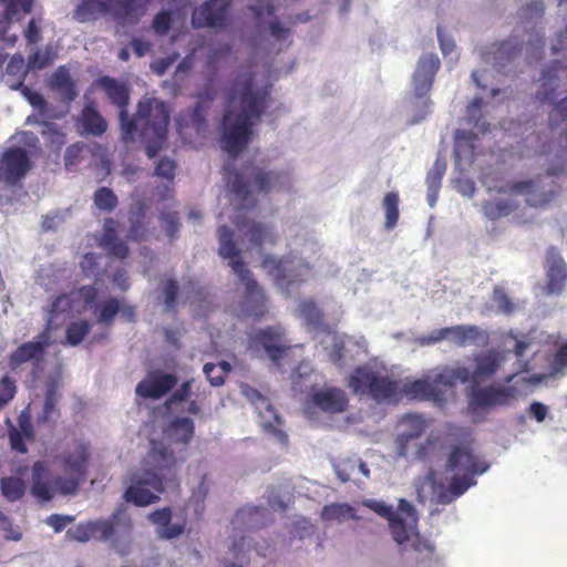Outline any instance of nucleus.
I'll list each match as a JSON object with an SVG mask.
<instances>
[{
  "label": "nucleus",
  "mask_w": 567,
  "mask_h": 567,
  "mask_svg": "<svg viewBox=\"0 0 567 567\" xmlns=\"http://www.w3.org/2000/svg\"><path fill=\"white\" fill-rule=\"evenodd\" d=\"M269 78L255 66L240 69L226 95V113L221 125L220 146L237 155L249 143L252 126L267 106Z\"/></svg>",
  "instance_id": "f257e3e1"
},
{
  "label": "nucleus",
  "mask_w": 567,
  "mask_h": 567,
  "mask_svg": "<svg viewBox=\"0 0 567 567\" xmlns=\"http://www.w3.org/2000/svg\"><path fill=\"white\" fill-rule=\"evenodd\" d=\"M230 212L221 213L220 220L235 217V224L240 231L248 237V240L257 247L274 245L277 240V233L272 227L256 223L248 215L255 199V189L262 192L286 190L292 184L291 172L288 167L261 169L251 168L244 175L236 174L229 182Z\"/></svg>",
  "instance_id": "f03ea898"
},
{
  "label": "nucleus",
  "mask_w": 567,
  "mask_h": 567,
  "mask_svg": "<svg viewBox=\"0 0 567 567\" xmlns=\"http://www.w3.org/2000/svg\"><path fill=\"white\" fill-rule=\"evenodd\" d=\"M194 435V422L177 417L164 430L163 440H151L144 457V506L154 503L166 486L175 481V468L185 460L184 452Z\"/></svg>",
  "instance_id": "7ed1b4c3"
},
{
  "label": "nucleus",
  "mask_w": 567,
  "mask_h": 567,
  "mask_svg": "<svg viewBox=\"0 0 567 567\" xmlns=\"http://www.w3.org/2000/svg\"><path fill=\"white\" fill-rule=\"evenodd\" d=\"M488 465L481 461L467 443H462L450 452L443 472L432 471L416 483V494L421 503L447 504L475 485V476L485 473Z\"/></svg>",
  "instance_id": "20e7f679"
},
{
  "label": "nucleus",
  "mask_w": 567,
  "mask_h": 567,
  "mask_svg": "<svg viewBox=\"0 0 567 567\" xmlns=\"http://www.w3.org/2000/svg\"><path fill=\"white\" fill-rule=\"evenodd\" d=\"M567 372V342L555 353L549 364L548 373L533 374L529 377L512 374L506 383H495L484 389H475L472 395L473 406L506 405L518 398L526 396L550 378H561Z\"/></svg>",
  "instance_id": "39448f33"
},
{
  "label": "nucleus",
  "mask_w": 567,
  "mask_h": 567,
  "mask_svg": "<svg viewBox=\"0 0 567 567\" xmlns=\"http://www.w3.org/2000/svg\"><path fill=\"white\" fill-rule=\"evenodd\" d=\"M124 484L126 485L123 494L125 503L120 504L110 518L93 522V528L99 532V540L109 543L121 555L128 554L132 540L133 525L128 504L142 506V474L140 472L128 474Z\"/></svg>",
  "instance_id": "423d86ee"
},
{
  "label": "nucleus",
  "mask_w": 567,
  "mask_h": 567,
  "mask_svg": "<svg viewBox=\"0 0 567 567\" xmlns=\"http://www.w3.org/2000/svg\"><path fill=\"white\" fill-rule=\"evenodd\" d=\"M361 505L386 519L390 535L402 551L421 553L431 549L430 544L420 537L419 515L406 499L400 498L396 507L375 498L363 499Z\"/></svg>",
  "instance_id": "0eeeda50"
},
{
  "label": "nucleus",
  "mask_w": 567,
  "mask_h": 567,
  "mask_svg": "<svg viewBox=\"0 0 567 567\" xmlns=\"http://www.w3.org/2000/svg\"><path fill=\"white\" fill-rule=\"evenodd\" d=\"M318 251V244L312 240L295 243L291 252L285 259L266 257L262 261L264 270L271 276L277 288L290 295L301 284L310 280L313 275L311 258Z\"/></svg>",
  "instance_id": "6e6552de"
},
{
  "label": "nucleus",
  "mask_w": 567,
  "mask_h": 567,
  "mask_svg": "<svg viewBox=\"0 0 567 567\" xmlns=\"http://www.w3.org/2000/svg\"><path fill=\"white\" fill-rule=\"evenodd\" d=\"M168 123V109L163 102L151 100L144 105V148L147 156L154 159L155 176L171 183L176 174V162L169 156L159 155L167 146Z\"/></svg>",
  "instance_id": "1a4fd4ad"
},
{
  "label": "nucleus",
  "mask_w": 567,
  "mask_h": 567,
  "mask_svg": "<svg viewBox=\"0 0 567 567\" xmlns=\"http://www.w3.org/2000/svg\"><path fill=\"white\" fill-rule=\"evenodd\" d=\"M218 241L219 256L228 260V266L238 278L239 289H243L244 300L240 315L255 318L261 317L267 312V300L264 291L241 261L240 251L233 240V231L225 225L218 229Z\"/></svg>",
  "instance_id": "9d476101"
},
{
  "label": "nucleus",
  "mask_w": 567,
  "mask_h": 567,
  "mask_svg": "<svg viewBox=\"0 0 567 567\" xmlns=\"http://www.w3.org/2000/svg\"><path fill=\"white\" fill-rule=\"evenodd\" d=\"M297 312L306 327L315 331V338L331 360L340 361L348 354L353 357L367 351L368 343L363 337L354 339L326 327L321 321V312L312 300L301 301Z\"/></svg>",
  "instance_id": "9b49d317"
},
{
  "label": "nucleus",
  "mask_w": 567,
  "mask_h": 567,
  "mask_svg": "<svg viewBox=\"0 0 567 567\" xmlns=\"http://www.w3.org/2000/svg\"><path fill=\"white\" fill-rule=\"evenodd\" d=\"M347 386L358 395L375 401H398L400 383L386 365L377 359L355 368L346 379Z\"/></svg>",
  "instance_id": "f8f14e48"
},
{
  "label": "nucleus",
  "mask_w": 567,
  "mask_h": 567,
  "mask_svg": "<svg viewBox=\"0 0 567 567\" xmlns=\"http://www.w3.org/2000/svg\"><path fill=\"white\" fill-rule=\"evenodd\" d=\"M546 185L542 182L516 183L502 188L498 196L486 203L483 207L484 214L489 219H496L508 215L514 208V200L508 197L522 195L530 206H543L550 200V192L545 190Z\"/></svg>",
  "instance_id": "ddd939ff"
},
{
  "label": "nucleus",
  "mask_w": 567,
  "mask_h": 567,
  "mask_svg": "<svg viewBox=\"0 0 567 567\" xmlns=\"http://www.w3.org/2000/svg\"><path fill=\"white\" fill-rule=\"evenodd\" d=\"M140 0H82L73 12L78 22H90L103 13H111L122 24L136 23L140 19Z\"/></svg>",
  "instance_id": "4468645a"
},
{
  "label": "nucleus",
  "mask_w": 567,
  "mask_h": 567,
  "mask_svg": "<svg viewBox=\"0 0 567 567\" xmlns=\"http://www.w3.org/2000/svg\"><path fill=\"white\" fill-rule=\"evenodd\" d=\"M482 99H475L466 110L468 122L473 123L477 133L458 130L455 134L454 158L455 167L460 174H463L473 164L478 154V133L486 131L485 122H481L478 114L481 112Z\"/></svg>",
  "instance_id": "2eb2a0df"
},
{
  "label": "nucleus",
  "mask_w": 567,
  "mask_h": 567,
  "mask_svg": "<svg viewBox=\"0 0 567 567\" xmlns=\"http://www.w3.org/2000/svg\"><path fill=\"white\" fill-rule=\"evenodd\" d=\"M90 461V447L79 442L63 456V470L66 476H58L52 481L56 492L62 495H75L80 484L86 478Z\"/></svg>",
  "instance_id": "dca6fc26"
},
{
  "label": "nucleus",
  "mask_w": 567,
  "mask_h": 567,
  "mask_svg": "<svg viewBox=\"0 0 567 567\" xmlns=\"http://www.w3.org/2000/svg\"><path fill=\"white\" fill-rule=\"evenodd\" d=\"M430 421L420 414H406L396 424L395 453L400 457H422L427 451L420 442Z\"/></svg>",
  "instance_id": "f3484780"
},
{
  "label": "nucleus",
  "mask_w": 567,
  "mask_h": 567,
  "mask_svg": "<svg viewBox=\"0 0 567 567\" xmlns=\"http://www.w3.org/2000/svg\"><path fill=\"white\" fill-rule=\"evenodd\" d=\"M483 66L472 72V79L478 87L486 90L492 84L489 79L495 72H501L505 61L513 58L511 43H493L478 51Z\"/></svg>",
  "instance_id": "a211bd4d"
},
{
  "label": "nucleus",
  "mask_w": 567,
  "mask_h": 567,
  "mask_svg": "<svg viewBox=\"0 0 567 567\" xmlns=\"http://www.w3.org/2000/svg\"><path fill=\"white\" fill-rule=\"evenodd\" d=\"M440 68V60L434 53L422 55L417 62L416 70L412 79V90L421 111L414 117L413 122L417 123L423 120L430 111L429 100L425 97L431 90L433 78Z\"/></svg>",
  "instance_id": "6ab92c4d"
},
{
  "label": "nucleus",
  "mask_w": 567,
  "mask_h": 567,
  "mask_svg": "<svg viewBox=\"0 0 567 567\" xmlns=\"http://www.w3.org/2000/svg\"><path fill=\"white\" fill-rule=\"evenodd\" d=\"M240 392L254 405L258 413L259 423L262 430L271 435L277 442L285 444L287 435L282 431V421L268 399L249 385H241Z\"/></svg>",
  "instance_id": "aec40b11"
},
{
  "label": "nucleus",
  "mask_w": 567,
  "mask_h": 567,
  "mask_svg": "<svg viewBox=\"0 0 567 567\" xmlns=\"http://www.w3.org/2000/svg\"><path fill=\"white\" fill-rule=\"evenodd\" d=\"M507 354L498 351H483L475 357V368L471 371V381L474 383L468 399V406L474 413L485 412L493 406H473L472 395L475 389H484L480 383L491 379L504 364Z\"/></svg>",
  "instance_id": "412c9836"
},
{
  "label": "nucleus",
  "mask_w": 567,
  "mask_h": 567,
  "mask_svg": "<svg viewBox=\"0 0 567 567\" xmlns=\"http://www.w3.org/2000/svg\"><path fill=\"white\" fill-rule=\"evenodd\" d=\"M249 349L255 353L261 350L272 362L286 357L289 347L285 340V332L280 326L268 327L249 338Z\"/></svg>",
  "instance_id": "4be33fe9"
},
{
  "label": "nucleus",
  "mask_w": 567,
  "mask_h": 567,
  "mask_svg": "<svg viewBox=\"0 0 567 567\" xmlns=\"http://www.w3.org/2000/svg\"><path fill=\"white\" fill-rule=\"evenodd\" d=\"M348 399L346 393L338 388H324L315 391L309 395L305 403V413L310 419L317 417V410L324 413L334 414L343 412L347 408Z\"/></svg>",
  "instance_id": "5701e85b"
},
{
  "label": "nucleus",
  "mask_w": 567,
  "mask_h": 567,
  "mask_svg": "<svg viewBox=\"0 0 567 567\" xmlns=\"http://www.w3.org/2000/svg\"><path fill=\"white\" fill-rule=\"evenodd\" d=\"M30 169L27 152L20 147L7 150L0 157V182L16 185Z\"/></svg>",
  "instance_id": "b1692460"
},
{
  "label": "nucleus",
  "mask_w": 567,
  "mask_h": 567,
  "mask_svg": "<svg viewBox=\"0 0 567 567\" xmlns=\"http://www.w3.org/2000/svg\"><path fill=\"white\" fill-rule=\"evenodd\" d=\"M251 9L261 23H268L269 37L272 47L270 51H281L288 44L290 37L289 29L284 27L279 21H266V17H270L274 11V8L268 3V1H262L259 6L252 7Z\"/></svg>",
  "instance_id": "393cba45"
},
{
  "label": "nucleus",
  "mask_w": 567,
  "mask_h": 567,
  "mask_svg": "<svg viewBox=\"0 0 567 567\" xmlns=\"http://www.w3.org/2000/svg\"><path fill=\"white\" fill-rule=\"evenodd\" d=\"M230 2L231 0H209L194 11L193 24L196 27H223L226 20V9Z\"/></svg>",
  "instance_id": "a878e982"
},
{
  "label": "nucleus",
  "mask_w": 567,
  "mask_h": 567,
  "mask_svg": "<svg viewBox=\"0 0 567 567\" xmlns=\"http://www.w3.org/2000/svg\"><path fill=\"white\" fill-rule=\"evenodd\" d=\"M150 520L156 528V533L161 538H176L184 532L185 518L174 516L169 508L155 511L148 516Z\"/></svg>",
  "instance_id": "bb28decb"
},
{
  "label": "nucleus",
  "mask_w": 567,
  "mask_h": 567,
  "mask_svg": "<svg viewBox=\"0 0 567 567\" xmlns=\"http://www.w3.org/2000/svg\"><path fill=\"white\" fill-rule=\"evenodd\" d=\"M434 385L444 395L443 389L452 393L456 383H465L471 380V370L464 365H445L431 371ZM445 400L446 398L443 396Z\"/></svg>",
  "instance_id": "cd10ccee"
},
{
  "label": "nucleus",
  "mask_w": 567,
  "mask_h": 567,
  "mask_svg": "<svg viewBox=\"0 0 567 567\" xmlns=\"http://www.w3.org/2000/svg\"><path fill=\"white\" fill-rule=\"evenodd\" d=\"M401 390H403L405 395L410 399L432 400L439 404L445 401L442 393L436 389V385H434L431 372L423 379L403 385L400 384L398 400L401 399Z\"/></svg>",
  "instance_id": "c85d7f7f"
},
{
  "label": "nucleus",
  "mask_w": 567,
  "mask_h": 567,
  "mask_svg": "<svg viewBox=\"0 0 567 567\" xmlns=\"http://www.w3.org/2000/svg\"><path fill=\"white\" fill-rule=\"evenodd\" d=\"M546 276L547 293L559 295L567 284V267L561 257L553 251L547 257Z\"/></svg>",
  "instance_id": "c756f323"
},
{
  "label": "nucleus",
  "mask_w": 567,
  "mask_h": 567,
  "mask_svg": "<svg viewBox=\"0 0 567 567\" xmlns=\"http://www.w3.org/2000/svg\"><path fill=\"white\" fill-rule=\"evenodd\" d=\"M444 329V339L455 347H468L486 341L485 333L475 326L460 324Z\"/></svg>",
  "instance_id": "7c9ffc66"
},
{
  "label": "nucleus",
  "mask_w": 567,
  "mask_h": 567,
  "mask_svg": "<svg viewBox=\"0 0 567 567\" xmlns=\"http://www.w3.org/2000/svg\"><path fill=\"white\" fill-rule=\"evenodd\" d=\"M49 343L50 337L47 332H43L38 336L35 341L21 344L11 355L12 364L19 365L31 360H41Z\"/></svg>",
  "instance_id": "2f4dec72"
},
{
  "label": "nucleus",
  "mask_w": 567,
  "mask_h": 567,
  "mask_svg": "<svg viewBox=\"0 0 567 567\" xmlns=\"http://www.w3.org/2000/svg\"><path fill=\"white\" fill-rule=\"evenodd\" d=\"M136 107L137 112L133 116L128 115L126 109H122L118 112L121 141L126 146V148H131L136 143L137 137L141 135L137 126V120L138 115L142 113V100H138Z\"/></svg>",
  "instance_id": "473e14b6"
},
{
  "label": "nucleus",
  "mask_w": 567,
  "mask_h": 567,
  "mask_svg": "<svg viewBox=\"0 0 567 567\" xmlns=\"http://www.w3.org/2000/svg\"><path fill=\"white\" fill-rule=\"evenodd\" d=\"M321 517L331 523H344L347 520H360L359 509L348 503H331L322 508Z\"/></svg>",
  "instance_id": "72a5a7b5"
},
{
  "label": "nucleus",
  "mask_w": 567,
  "mask_h": 567,
  "mask_svg": "<svg viewBox=\"0 0 567 567\" xmlns=\"http://www.w3.org/2000/svg\"><path fill=\"white\" fill-rule=\"evenodd\" d=\"M176 384V378L172 374L155 372L144 381V398H161Z\"/></svg>",
  "instance_id": "f704fd0d"
},
{
  "label": "nucleus",
  "mask_w": 567,
  "mask_h": 567,
  "mask_svg": "<svg viewBox=\"0 0 567 567\" xmlns=\"http://www.w3.org/2000/svg\"><path fill=\"white\" fill-rule=\"evenodd\" d=\"M504 347L507 350L514 349L519 369L526 371L530 369L528 362L524 361V358L529 352L537 353V349H535L532 337H524V339H518L513 333H509L504 339Z\"/></svg>",
  "instance_id": "c9c22d12"
},
{
  "label": "nucleus",
  "mask_w": 567,
  "mask_h": 567,
  "mask_svg": "<svg viewBox=\"0 0 567 567\" xmlns=\"http://www.w3.org/2000/svg\"><path fill=\"white\" fill-rule=\"evenodd\" d=\"M31 493L43 502L51 501L53 497L52 489L47 482V468L40 462L34 463L32 467Z\"/></svg>",
  "instance_id": "e433bc0d"
},
{
  "label": "nucleus",
  "mask_w": 567,
  "mask_h": 567,
  "mask_svg": "<svg viewBox=\"0 0 567 567\" xmlns=\"http://www.w3.org/2000/svg\"><path fill=\"white\" fill-rule=\"evenodd\" d=\"M51 85L53 89L59 91L61 97L66 102H71L78 96L70 72L64 66H60L53 73L51 78Z\"/></svg>",
  "instance_id": "4c0bfd02"
},
{
  "label": "nucleus",
  "mask_w": 567,
  "mask_h": 567,
  "mask_svg": "<svg viewBox=\"0 0 567 567\" xmlns=\"http://www.w3.org/2000/svg\"><path fill=\"white\" fill-rule=\"evenodd\" d=\"M99 84L103 87L110 100L117 105L118 112L125 109L128 100V91L125 85L109 76L101 78Z\"/></svg>",
  "instance_id": "58836bf2"
},
{
  "label": "nucleus",
  "mask_w": 567,
  "mask_h": 567,
  "mask_svg": "<svg viewBox=\"0 0 567 567\" xmlns=\"http://www.w3.org/2000/svg\"><path fill=\"white\" fill-rule=\"evenodd\" d=\"M83 125L86 132L93 135L103 134L107 124L106 121L99 114V112L92 106L86 105L82 112Z\"/></svg>",
  "instance_id": "ea45409f"
},
{
  "label": "nucleus",
  "mask_w": 567,
  "mask_h": 567,
  "mask_svg": "<svg viewBox=\"0 0 567 567\" xmlns=\"http://www.w3.org/2000/svg\"><path fill=\"white\" fill-rule=\"evenodd\" d=\"M2 495L9 502L19 501L25 493V484L19 477H3L0 481Z\"/></svg>",
  "instance_id": "a19ab883"
},
{
  "label": "nucleus",
  "mask_w": 567,
  "mask_h": 567,
  "mask_svg": "<svg viewBox=\"0 0 567 567\" xmlns=\"http://www.w3.org/2000/svg\"><path fill=\"white\" fill-rule=\"evenodd\" d=\"M93 202L99 210L111 213L116 208L118 200L111 188L103 186L95 190Z\"/></svg>",
  "instance_id": "79ce46f5"
},
{
  "label": "nucleus",
  "mask_w": 567,
  "mask_h": 567,
  "mask_svg": "<svg viewBox=\"0 0 567 567\" xmlns=\"http://www.w3.org/2000/svg\"><path fill=\"white\" fill-rule=\"evenodd\" d=\"M120 310L121 300L116 298H110L97 307L95 312L96 322L103 326H110Z\"/></svg>",
  "instance_id": "37998d69"
},
{
  "label": "nucleus",
  "mask_w": 567,
  "mask_h": 567,
  "mask_svg": "<svg viewBox=\"0 0 567 567\" xmlns=\"http://www.w3.org/2000/svg\"><path fill=\"white\" fill-rule=\"evenodd\" d=\"M91 323L86 320L73 321L66 328V343L72 347L79 346L89 334Z\"/></svg>",
  "instance_id": "c03bdc74"
},
{
  "label": "nucleus",
  "mask_w": 567,
  "mask_h": 567,
  "mask_svg": "<svg viewBox=\"0 0 567 567\" xmlns=\"http://www.w3.org/2000/svg\"><path fill=\"white\" fill-rule=\"evenodd\" d=\"M399 196L395 193H388L383 199V208L385 212V227L392 229L399 219Z\"/></svg>",
  "instance_id": "a18cd8bd"
},
{
  "label": "nucleus",
  "mask_w": 567,
  "mask_h": 567,
  "mask_svg": "<svg viewBox=\"0 0 567 567\" xmlns=\"http://www.w3.org/2000/svg\"><path fill=\"white\" fill-rule=\"evenodd\" d=\"M185 21V14L181 12H161L154 20V29L157 33H165L171 25L183 24Z\"/></svg>",
  "instance_id": "49530a36"
},
{
  "label": "nucleus",
  "mask_w": 567,
  "mask_h": 567,
  "mask_svg": "<svg viewBox=\"0 0 567 567\" xmlns=\"http://www.w3.org/2000/svg\"><path fill=\"white\" fill-rule=\"evenodd\" d=\"M351 466L352 471L361 473L364 477H369L370 471L368 466L359 458L342 461L336 465V473L342 482L350 480V473H346V467Z\"/></svg>",
  "instance_id": "de8ad7c7"
},
{
  "label": "nucleus",
  "mask_w": 567,
  "mask_h": 567,
  "mask_svg": "<svg viewBox=\"0 0 567 567\" xmlns=\"http://www.w3.org/2000/svg\"><path fill=\"white\" fill-rule=\"evenodd\" d=\"M203 370L210 384L218 386L223 384L224 375L230 371V364L226 361L220 362L218 365L206 363Z\"/></svg>",
  "instance_id": "09e8293b"
},
{
  "label": "nucleus",
  "mask_w": 567,
  "mask_h": 567,
  "mask_svg": "<svg viewBox=\"0 0 567 567\" xmlns=\"http://www.w3.org/2000/svg\"><path fill=\"white\" fill-rule=\"evenodd\" d=\"M53 61L52 49L48 47L44 51L37 50L28 58V70H42Z\"/></svg>",
  "instance_id": "8fccbe9b"
},
{
  "label": "nucleus",
  "mask_w": 567,
  "mask_h": 567,
  "mask_svg": "<svg viewBox=\"0 0 567 567\" xmlns=\"http://www.w3.org/2000/svg\"><path fill=\"white\" fill-rule=\"evenodd\" d=\"M102 246L113 256L117 258H125L127 255V247L125 244L118 241L114 233L111 230H106L105 235L102 238Z\"/></svg>",
  "instance_id": "3c124183"
},
{
  "label": "nucleus",
  "mask_w": 567,
  "mask_h": 567,
  "mask_svg": "<svg viewBox=\"0 0 567 567\" xmlns=\"http://www.w3.org/2000/svg\"><path fill=\"white\" fill-rule=\"evenodd\" d=\"M446 164L445 161L437 158L427 174L426 184L431 192H439L441 187V181L445 173Z\"/></svg>",
  "instance_id": "603ef678"
},
{
  "label": "nucleus",
  "mask_w": 567,
  "mask_h": 567,
  "mask_svg": "<svg viewBox=\"0 0 567 567\" xmlns=\"http://www.w3.org/2000/svg\"><path fill=\"white\" fill-rule=\"evenodd\" d=\"M209 491V481L205 474L198 475V477L192 483V496L190 501L195 504H200L207 496Z\"/></svg>",
  "instance_id": "864d4df0"
},
{
  "label": "nucleus",
  "mask_w": 567,
  "mask_h": 567,
  "mask_svg": "<svg viewBox=\"0 0 567 567\" xmlns=\"http://www.w3.org/2000/svg\"><path fill=\"white\" fill-rule=\"evenodd\" d=\"M66 536L71 539L86 543L91 537L99 539V532L93 528V522L86 525H78L75 528L69 529Z\"/></svg>",
  "instance_id": "5fc2aeb1"
},
{
  "label": "nucleus",
  "mask_w": 567,
  "mask_h": 567,
  "mask_svg": "<svg viewBox=\"0 0 567 567\" xmlns=\"http://www.w3.org/2000/svg\"><path fill=\"white\" fill-rule=\"evenodd\" d=\"M68 210L65 212H52L43 216L42 228L45 231L56 230L65 220Z\"/></svg>",
  "instance_id": "6e6d98bb"
},
{
  "label": "nucleus",
  "mask_w": 567,
  "mask_h": 567,
  "mask_svg": "<svg viewBox=\"0 0 567 567\" xmlns=\"http://www.w3.org/2000/svg\"><path fill=\"white\" fill-rule=\"evenodd\" d=\"M68 307H69V299L66 296H60L53 301L49 317L47 319V328L48 329H52L53 327L58 326V322L55 321V317H56L58 312L64 311V309Z\"/></svg>",
  "instance_id": "4d7b16f0"
},
{
  "label": "nucleus",
  "mask_w": 567,
  "mask_h": 567,
  "mask_svg": "<svg viewBox=\"0 0 567 567\" xmlns=\"http://www.w3.org/2000/svg\"><path fill=\"white\" fill-rule=\"evenodd\" d=\"M83 151V145L73 144L65 150L64 153V166L68 171H73V167L79 163L81 154Z\"/></svg>",
  "instance_id": "13d9d810"
},
{
  "label": "nucleus",
  "mask_w": 567,
  "mask_h": 567,
  "mask_svg": "<svg viewBox=\"0 0 567 567\" xmlns=\"http://www.w3.org/2000/svg\"><path fill=\"white\" fill-rule=\"evenodd\" d=\"M493 300L497 306L498 310L504 313H511L515 310V306L512 303L508 296L502 288H496L494 290Z\"/></svg>",
  "instance_id": "bf43d9fd"
},
{
  "label": "nucleus",
  "mask_w": 567,
  "mask_h": 567,
  "mask_svg": "<svg viewBox=\"0 0 567 567\" xmlns=\"http://www.w3.org/2000/svg\"><path fill=\"white\" fill-rule=\"evenodd\" d=\"M206 52L208 54V60H209V63H213L214 60H216V52L213 51L212 48H199V49H194L192 54L190 55H187L183 61L182 63H179V65L177 66V73L179 72H184L185 70H187L190 64H192V60L197 56V54L202 53V52Z\"/></svg>",
  "instance_id": "052dcab7"
},
{
  "label": "nucleus",
  "mask_w": 567,
  "mask_h": 567,
  "mask_svg": "<svg viewBox=\"0 0 567 567\" xmlns=\"http://www.w3.org/2000/svg\"><path fill=\"white\" fill-rule=\"evenodd\" d=\"M441 341H445L443 328L433 330L429 334L420 336L415 339V342L421 347L434 346Z\"/></svg>",
  "instance_id": "680f3d73"
},
{
  "label": "nucleus",
  "mask_w": 567,
  "mask_h": 567,
  "mask_svg": "<svg viewBox=\"0 0 567 567\" xmlns=\"http://www.w3.org/2000/svg\"><path fill=\"white\" fill-rule=\"evenodd\" d=\"M437 38L443 55L447 56L453 54L455 50L454 40L440 27L437 28Z\"/></svg>",
  "instance_id": "e2e57ef3"
},
{
  "label": "nucleus",
  "mask_w": 567,
  "mask_h": 567,
  "mask_svg": "<svg viewBox=\"0 0 567 567\" xmlns=\"http://www.w3.org/2000/svg\"><path fill=\"white\" fill-rule=\"evenodd\" d=\"M14 385L9 378L0 380V410L13 398Z\"/></svg>",
  "instance_id": "0e129e2a"
},
{
  "label": "nucleus",
  "mask_w": 567,
  "mask_h": 567,
  "mask_svg": "<svg viewBox=\"0 0 567 567\" xmlns=\"http://www.w3.org/2000/svg\"><path fill=\"white\" fill-rule=\"evenodd\" d=\"M73 519V516L52 514L47 518L45 523L58 533L72 523Z\"/></svg>",
  "instance_id": "69168bd1"
},
{
  "label": "nucleus",
  "mask_w": 567,
  "mask_h": 567,
  "mask_svg": "<svg viewBox=\"0 0 567 567\" xmlns=\"http://www.w3.org/2000/svg\"><path fill=\"white\" fill-rule=\"evenodd\" d=\"M455 189L463 196L473 197L475 186L474 183L468 178L455 177L453 179Z\"/></svg>",
  "instance_id": "338daca9"
},
{
  "label": "nucleus",
  "mask_w": 567,
  "mask_h": 567,
  "mask_svg": "<svg viewBox=\"0 0 567 567\" xmlns=\"http://www.w3.org/2000/svg\"><path fill=\"white\" fill-rule=\"evenodd\" d=\"M190 386H192V382H185L182 385L181 390H178L173 395V398L167 401V403H166L167 409L173 410L175 405H178L182 402H184L189 396Z\"/></svg>",
  "instance_id": "774afa93"
}]
</instances>
